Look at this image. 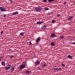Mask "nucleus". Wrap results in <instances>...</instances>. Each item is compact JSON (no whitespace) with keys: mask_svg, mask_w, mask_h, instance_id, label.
<instances>
[{"mask_svg":"<svg viewBox=\"0 0 75 75\" xmlns=\"http://www.w3.org/2000/svg\"><path fill=\"white\" fill-rule=\"evenodd\" d=\"M11 68V65L10 64H8L6 67H5V69L6 70H8V69H9Z\"/></svg>","mask_w":75,"mask_h":75,"instance_id":"1","label":"nucleus"},{"mask_svg":"<svg viewBox=\"0 0 75 75\" xmlns=\"http://www.w3.org/2000/svg\"><path fill=\"white\" fill-rule=\"evenodd\" d=\"M0 10H1L2 11H6V9L3 7H0Z\"/></svg>","mask_w":75,"mask_h":75,"instance_id":"2","label":"nucleus"},{"mask_svg":"<svg viewBox=\"0 0 75 75\" xmlns=\"http://www.w3.org/2000/svg\"><path fill=\"white\" fill-rule=\"evenodd\" d=\"M35 10L37 11H40L41 10V8L40 7H38L35 8Z\"/></svg>","mask_w":75,"mask_h":75,"instance_id":"3","label":"nucleus"},{"mask_svg":"<svg viewBox=\"0 0 75 75\" xmlns=\"http://www.w3.org/2000/svg\"><path fill=\"white\" fill-rule=\"evenodd\" d=\"M40 62L39 61H38V60H37L36 61V62L35 63V64L36 65H39V64H40Z\"/></svg>","mask_w":75,"mask_h":75,"instance_id":"4","label":"nucleus"},{"mask_svg":"<svg viewBox=\"0 0 75 75\" xmlns=\"http://www.w3.org/2000/svg\"><path fill=\"white\" fill-rule=\"evenodd\" d=\"M55 34L54 33H52L51 35V37L52 38H53V37H55Z\"/></svg>","mask_w":75,"mask_h":75,"instance_id":"5","label":"nucleus"},{"mask_svg":"<svg viewBox=\"0 0 75 75\" xmlns=\"http://www.w3.org/2000/svg\"><path fill=\"white\" fill-rule=\"evenodd\" d=\"M25 72L26 74H30V73L31 72V71H25Z\"/></svg>","mask_w":75,"mask_h":75,"instance_id":"6","label":"nucleus"},{"mask_svg":"<svg viewBox=\"0 0 75 75\" xmlns=\"http://www.w3.org/2000/svg\"><path fill=\"white\" fill-rule=\"evenodd\" d=\"M40 40H41V38H37V40H36V42H39L40 41Z\"/></svg>","mask_w":75,"mask_h":75,"instance_id":"7","label":"nucleus"},{"mask_svg":"<svg viewBox=\"0 0 75 75\" xmlns=\"http://www.w3.org/2000/svg\"><path fill=\"white\" fill-rule=\"evenodd\" d=\"M46 27L47 26H46L45 25H44L43 26V27L42 28V30H44L46 29Z\"/></svg>","mask_w":75,"mask_h":75,"instance_id":"8","label":"nucleus"},{"mask_svg":"<svg viewBox=\"0 0 75 75\" xmlns=\"http://www.w3.org/2000/svg\"><path fill=\"white\" fill-rule=\"evenodd\" d=\"M24 68V64L22 65L20 67V69H23Z\"/></svg>","mask_w":75,"mask_h":75,"instance_id":"9","label":"nucleus"},{"mask_svg":"<svg viewBox=\"0 0 75 75\" xmlns=\"http://www.w3.org/2000/svg\"><path fill=\"white\" fill-rule=\"evenodd\" d=\"M67 57L69 58V59H72V56L70 55H68L67 56Z\"/></svg>","mask_w":75,"mask_h":75,"instance_id":"10","label":"nucleus"},{"mask_svg":"<svg viewBox=\"0 0 75 75\" xmlns=\"http://www.w3.org/2000/svg\"><path fill=\"white\" fill-rule=\"evenodd\" d=\"M47 66V64H42V67H45Z\"/></svg>","mask_w":75,"mask_h":75,"instance_id":"11","label":"nucleus"},{"mask_svg":"<svg viewBox=\"0 0 75 75\" xmlns=\"http://www.w3.org/2000/svg\"><path fill=\"white\" fill-rule=\"evenodd\" d=\"M19 35H21V36H23V35H24V32L21 33H20Z\"/></svg>","mask_w":75,"mask_h":75,"instance_id":"12","label":"nucleus"},{"mask_svg":"<svg viewBox=\"0 0 75 75\" xmlns=\"http://www.w3.org/2000/svg\"><path fill=\"white\" fill-rule=\"evenodd\" d=\"M1 64L3 66H5V62H4L2 61V62Z\"/></svg>","mask_w":75,"mask_h":75,"instance_id":"13","label":"nucleus"},{"mask_svg":"<svg viewBox=\"0 0 75 75\" xmlns=\"http://www.w3.org/2000/svg\"><path fill=\"white\" fill-rule=\"evenodd\" d=\"M18 14V12H15L12 13L13 15H16V14Z\"/></svg>","mask_w":75,"mask_h":75,"instance_id":"14","label":"nucleus"},{"mask_svg":"<svg viewBox=\"0 0 75 75\" xmlns=\"http://www.w3.org/2000/svg\"><path fill=\"white\" fill-rule=\"evenodd\" d=\"M14 68L13 67H12L10 69L11 71V72H13L14 70Z\"/></svg>","mask_w":75,"mask_h":75,"instance_id":"15","label":"nucleus"},{"mask_svg":"<svg viewBox=\"0 0 75 75\" xmlns=\"http://www.w3.org/2000/svg\"><path fill=\"white\" fill-rule=\"evenodd\" d=\"M42 23V22H38L37 24H41Z\"/></svg>","mask_w":75,"mask_h":75,"instance_id":"16","label":"nucleus"},{"mask_svg":"<svg viewBox=\"0 0 75 75\" xmlns=\"http://www.w3.org/2000/svg\"><path fill=\"white\" fill-rule=\"evenodd\" d=\"M58 70V68H55V69H54V71L55 72V71H57Z\"/></svg>","mask_w":75,"mask_h":75,"instance_id":"17","label":"nucleus"},{"mask_svg":"<svg viewBox=\"0 0 75 75\" xmlns=\"http://www.w3.org/2000/svg\"><path fill=\"white\" fill-rule=\"evenodd\" d=\"M50 44H51V45L52 46H54V42H52V43H51Z\"/></svg>","mask_w":75,"mask_h":75,"instance_id":"18","label":"nucleus"},{"mask_svg":"<svg viewBox=\"0 0 75 75\" xmlns=\"http://www.w3.org/2000/svg\"><path fill=\"white\" fill-rule=\"evenodd\" d=\"M3 57H2V56H1L0 57V61H1V60H3Z\"/></svg>","mask_w":75,"mask_h":75,"instance_id":"19","label":"nucleus"},{"mask_svg":"<svg viewBox=\"0 0 75 75\" xmlns=\"http://www.w3.org/2000/svg\"><path fill=\"white\" fill-rule=\"evenodd\" d=\"M14 57V55H12V56H10V59H12V58H13V57Z\"/></svg>","mask_w":75,"mask_h":75,"instance_id":"20","label":"nucleus"},{"mask_svg":"<svg viewBox=\"0 0 75 75\" xmlns=\"http://www.w3.org/2000/svg\"><path fill=\"white\" fill-rule=\"evenodd\" d=\"M74 18V16H69L68 19H71V18Z\"/></svg>","mask_w":75,"mask_h":75,"instance_id":"21","label":"nucleus"},{"mask_svg":"<svg viewBox=\"0 0 75 75\" xmlns=\"http://www.w3.org/2000/svg\"><path fill=\"white\" fill-rule=\"evenodd\" d=\"M52 23L54 24V23H55V21L54 20H53L52 22Z\"/></svg>","mask_w":75,"mask_h":75,"instance_id":"22","label":"nucleus"},{"mask_svg":"<svg viewBox=\"0 0 75 75\" xmlns=\"http://www.w3.org/2000/svg\"><path fill=\"white\" fill-rule=\"evenodd\" d=\"M64 38V37L63 35L62 36L60 37V38H61V39H62Z\"/></svg>","mask_w":75,"mask_h":75,"instance_id":"23","label":"nucleus"},{"mask_svg":"<svg viewBox=\"0 0 75 75\" xmlns=\"http://www.w3.org/2000/svg\"><path fill=\"white\" fill-rule=\"evenodd\" d=\"M62 66L63 67H65V64H62Z\"/></svg>","mask_w":75,"mask_h":75,"instance_id":"24","label":"nucleus"},{"mask_svg":"<svg viewBox=\"0 0 75 75\" xmlns=\"http://www.w3.org/2000/svg\"><path fill=\"white\" fill-rule=\"evenodd\" d=\"M45 10H49V8H45Z\"/></svg>","mask_w":75,"mask_h":75,"instance_id":"25","label":"nucleus"},{"mask_svg":"<svg viewBox=\"0 0 75 75\" xmlns=\"http://www.w3.org/2000/svg\"><path fill=\"white\" fill-rule=\"evenodd\" d=\"M43 1H44V2H47V0H43Z\"/></svg>","mask_w":75,"mask_h":75,"instance_id":"26","label":"nucleus"},{"mask_svg":"<svg viewBox=\"0 0 75 75\" xmlns=\"http://www.w3.org/2000/svg\"><path fill=\"white\" fill-rule=\"evenodd\" d=\"M31 44H32V43H31V41H30V42H29V45H31Z\"/></svg>","mask_w":75,"mask_h":75,"instance_id":"27","label":"nucleus"},{"mask_svg":"<svg viewBox=\"0 0 75 75\" xmlns=\"http://www.w3.org/2000/svg\"><path fill=\"white\" fill-rule=\"evenodd\" d=\"M60 15V14H57V17H59V16H60V15Z\"/></svg>","mask_w":75,"mask_h":75,"instance_id":"28","label":"nucleus"},{"mask_svg":"<svg viewBox=\"0 0 75 75\" xmlns=\"http://www.w3.org/2000/svg\"><path fill=\"white\" fill-rule=\"evenodd\" d=\"M3 31H1V35H2V34H3Z\"/></svg>","mask_w":75,"mask_h":75,"instance_id":"29","label":"nucleus"},{"mask_svg":"<svg viewBox=\"0 0 75 75\" xmlns=\"http://www.w3.org/2000/svg\"><path fill=\"white\" fill-rule=\"evenodd\" d=\"M10 3H13V1L12 0H11L10 1Z\"/></svg>","mask_w":75,"mask_h":75,"instance_id":"30","label":"nucleus"},{"mask_svg":"<svg viewBox=\"0 0 75 75\" xmlns=\"http://www.w3.org/2000/svg\"><path fill=\"white\" fill-rule=\"evenodd\" d=\"M38 70H40L41 69L40 67H38Z\"/></svg>","mask_w":75,"mask_h":75,"instance_id":"31","label":"nucleus"},{"mask_svg":"<svg viewBox=\"0 0 75 75\" xmlns=\"http://www.w3.org/2000/svg\"><path fill=\"white\" fill-rule=\"evenodd\" d=\"M62 69L61 68H59V69H58V70H61Z\"/></svg>","mask_w":75,"mask_h":75,"instance_id":"32","label":"nucleus"},{"mask_svg":"<svg viewBox=\"0 0 75 75\" xmlns=\"http://www.w3.org/2000/svg\"><path fill=\"white\" fill-rule=\"evenodd\" d=\"M34 57H36V54H34Z\"/></svg>","mask_w":75,"mask_h":75,"instance_id":"33","label":"nucleus"},{"mask_svg":"<svg viewBox=\"0 0 75 75\" xmlns=\"http://www.w3.org/2000/svg\"><path fill=\"white\" fill-rule=\"evenodd\" d=\"M72 44H75V42H72Z\"/></svg>","mask_w":75,"mask_h":75,"instance_id":"34","label":"nucleus"},{"mask_svg":"<svg viewBox=\"0 0 75 75\" xmlns=\"http://www.w3.org/2000/svg\"><path fill=\"white\" fill-rule=\"evenodd\" d=\"M4 17H6V15H4Z\"/></svg>","mask_w":75,"mask_h":75,"instance_id":"35","label":"nucleus"},{"mask_svg":"<svg viewBox=\"0 0 75 75\" xmlns=\"http://www.w3.org/2000/svg\"><path fill=\"white\" fill-rule=\"evenodd\" d=\"M67 4V2H65L64 3V5H65V4Z\"/></svg>","mask_w":75,"mask_h":75,"instance_id":"36","label":"nucleus"},{"mask_svg":"<svg viewBox=\"0 0 75 75\" xmlns=\"http://www.w3.org/2000/svg\"><path fill=\"white\" fill-rule=\"evenodd\" d=\"M51 14V13H48V14L49 15Z\"/></svg>","mask_w":75,"mask_h":75,"instance_id":"37","label":"nucleus"},{"mask_svg":"<svg viewBox=\"0 0 75 75\" xmlns=\"http://www.w3.org/2000/svg\"><path fill=\"white\" fill-rule=\"evenodd\" d=\"M11 49H9V51H11Z\"/></svg>","mask_w":75,"mask_h":75,"instance_id":"38","label":"nucleus"}]
</instances>
